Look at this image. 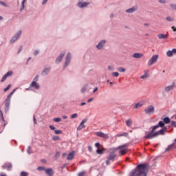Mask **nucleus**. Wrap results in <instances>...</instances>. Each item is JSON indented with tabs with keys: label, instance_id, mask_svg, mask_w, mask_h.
<instances>
[{
	"label": "nucleus",
	"instance_id": "obj_1",
	"mask_svg": "<svg viewBox=\"0 0 176 176\" xmlns=\"http://www.w3.org/2000/svg\"><path fill=\"white\" fill-rule=\"evenodd\" d=\"M148 174V165L140 164L138 165L135 169L132 170L130 176H146Z\"/></svg>",
	"mask_w": 176,
	"mask_h": 176
},
{
	"label": "nucleus",
	"instance_id": "obj_2",
	"mask_svg": "<svg viewBox=\"0 0 176 176\" xmlns=\"http://www.w3.org/2000/svg\"><path fill=\"white\" fill-rule=\"evenodd\" d=\"M127 147V144L121 145L118 147L116 148V149H120V151H119V153L120 155V156H123L124 155H126V153H127V152H129V148H126Z\"/></svg>",
	"mask_w": 176,
	"mask_h": 176
},
{
	"label": "nucleus",
	"instance_id": "obj_3",
	"mask_svg": "<svg viewBox=\"0 0 176 176\" xmlns=\"http://www.w3.org/2000/svg\"><path fill=\"white\" fill-rule=\"evenodd\" d=\"M156 129H157V126H152L151 127V131L150 133L147 134L145 136V138H155V137H157V133L155 131H156Z\"/></svg>",
	"mask_w": 176,
	"mask_h": 176
},
{
	"label": "nucleus",
	"instance_id": "obj_4",
	"mask_svg": "<svg viewBox=\"0 0 176 176\" xmlns=\"http://www.w3.org/2000/svg\"><path fill=\"white\" fill-rule=\"evenodd\" d=\"M146 115H153L155 113V107L153 105H149L144 109Z\"/></svg>",
	"mask_w": 176,
	"mask_h": 176
},
{
	"label": "nucleus",
	"instance_id": "obj_5",
	"mask_svg": "<svg viewBox=\"0 0 176 176\" xmlns=\"http://www.w3.org/2000/svg\"><path fill=\"white\" fill-rule=\"evenodd\" d=\"M159 58V55H153L151 58L148 62V66L151 67V65H153L155 63L157 62V60Z\"/></svg>",
	"mask_w": 176,
	"mask_h": 176
},
{
	"label": "nucleus",
	"instance_id": "obj_6",
	"mask_svg": "<svg viewBox=\"0 0 176 176\" xmlns=\"http://www.w3.org/2000/svg\"><path fill=\"white\" fill-rule=\"evenodd\" d=\"M38 78H39V76H36V77L34 78L32 82L30 84V87H34V89H36V90H38V89H39V85H38V83H36V82H38Z\"/></svg>",
	"mask_w": 176,
	"mask_h": 176
},
{
	"label": "nucleus",
	"instance_id": "obj_7",
	"mask_svg": "<svg viewBox=\"0 0 176 176\" xmlns=\"http://www.w3.org/2000/svg\"><path fill=\"white\" fill-rule=\"evenodd\" d=\"M21 35V30H19L15 35L14 36L12 37V38L10 41L11 43H14L19 38H20V36Z\"/></svg>",
	"mask_w": 176,
	"mask_h": 176
},
{
	"label": "nucleus",
	"instance_id": "obj_8",
	"mask_svg": "<svg viewBox=\"0 0 176 176\" xmlns=\"http://www.w3.org/2000/svg\"><path fill=\"white\" fill-rule=\"evenodd\" d=\"M176 148V139L175 140L174 143H173L172 144H170L167 148L166 149V151L167 152L170 151H173V149H175Z\"/></svg>",
	"mask_w": 176,
	"mask_h": 176
},
{
	"label": "nucleus",
	"instance_id": "obj_9",
	"mask_svg": "<svg viewBox=\"0 0 176 176\" xmlns=\"http://www.w3.org/2000/svg\"><path fill=\"white\" fill-rule=\"evenodd\" d=\"M87 122V120L85 119L83 120L80 124H79V126L77 127V130L79 131L80 130H82V129H85V123H86Z\"/></svg>",
	"mask_w": 176,
	"mask_h": 176
},
{
	"label": "nucleus",
	"instance_id": "obj_10",
	"mask_svg": "<svg viewBox=\"0 0 176 176\" xmlns=\"http://www.w3.org/2000/svg\"><path fill=\"white\" fill-rule=\"evenodd\" d=\"M12 75H13V72L12 71H9L1 79V82H5V80H6V78L9 77V76H12Z\"/></svg>",
	"mask_w": 176,
	"mask_h": 176
},
{
	"label": "nucleus",
	"instance_id": "obj_11",
	"mask_svg": "<svg viewBox=\"0 0 176 176\" xmlns=\"http://www.w3.org/2000/svg\"><path fill=\"white\" fill-rule=\"evenodd\" d=\"M174 54H176V49H173V50H168L166 52V56L168 57H173V56H174Z\"/></svg>",
	"mask_w": 176,
	"mask_h": 176
},
{
	"label": "nucleus",
	"instance_id": "obj_12",
	"mask_svg": "<svg viewBox=\"0 0 176 176\" xmlns=\"http://www.w3.org/2000/svg\"><path fill=\"white\" fill-rule=\"evenodd\" d=\"M167 131V127H164L162 129L157 131V135H164V133Z\"/></svg>",
	"mask_w": 176,
	"mask_h": 176
},
{
	"label": "nucleus",
	"instance_id": "obj_13",
	"mask_svg": "<svg viewBox=\"0 0 176 176\" xmlns=\"http://www.w3.org/2000/svg\"><path fill=\"white\" fill-rule=\"evenodd\" d=\"M97 137H100V138H108V134H105L102 132H96Z\"/></svg>",
	"mask_w": 176,
	"mask_h": 176
},
{
	"label": "nucleus",
	"instance_id": "obj_14",
	"mask_svg": "<svg viewBox=\"0 0 176 176\" xmlns=\"http://www.w3.org/2000/svg\"><path fill=\"white\" fill-rule=\"evenodd\" d=\"M71 61V53H69L66 56V61L65 63V67H67L68 65V63Z\"/></svg>",
	"mask_w": 176,
	"mask_h": 176
},
{
	"label": "nucleus",
	"instance_id": "obj_15",
	"mask_svg": "<svg viewBox=\"0 0 176 176\" xmlns=\"http://www.w3.org/2000/svg\"><path fill=\"white\" fill-rule=\"evenodd\" d=\"M107 159L111 162H113L115 159H116V154L115 153L110 154Z\"/></svg>",
	"mask_w": 176,
	"mask_h": 176
},
{
	"label": "nucleus",
	"instance_id": "obj_16",
	"mask_svg": "<svg viewBox=\"0 0 176 176\" xmlns=\"http://www.w3.org/2000/svg\"><path fill=\"white\" fill-rule=\"evenodd\" d=\"M105 44V40H102L101 41L98 45L96 46V47L99 50L102 49V47H104V45Z\"/></svg>",
	"mask_w": 176,
	"mask_h": 176
},
{
	"label": "nucleus",
	"instance_id": "obj_17",
	"mask_svg": "<svg viewBox=\"0 0 176 176\" xmlns=\"http://www.w3.org/2000/svg\"><path fill=\"white\" fill-rule=\"evenodd\" d=\"M45 173L47 175H49V176H53V175L54 174V173H53V169L52 168L45 169Z\"/></svg>",
	"mask_w": 176,
	"mask_h": 176
},
{
	"label": "nucleus",
	"instance_id": "obj_18",
	"mask_svg": "<svg viewBox=\"0 0 176 176\" xmlns=\"http://www.w3.org/2000/svg\"><path fill=\"white\" fill-rule=\"evenodd\" d=\"M107 151V149H105L104 148H98L96 150V153L98 155H104V152H105Z\"/></svg>",
	"mask_w": 176,
	"mask_h": 176
},
{
	"label": "nucleus",
	"instance_id": "obj_19",
	"mask_svg": "<svg viewBox=\"0 0 176 176\" xmlns=\"http://www.w3.org/2000/svg\"><path fill=\"white\" fill-rule=\"evenodd\" d=\"M159 39H167L168 38V34H160L157 35Z\"/></svg>",
	"mask_w": 176,
	"mask_h": 176
},
{
	"label": "nucleus",
	"instance_id": "obj_20",
	"mask_svg": "<svg viewBox=\"0 0 176 176\" xmlns=\"http://www.w3.org/2000/svg\"><path fill=\"white\" fill-rule=\"evenodd\" d=\"M64 56H65V53L60 54L59 57H58L57 59L56 60V63H61V61L63 60V57H64Z\"/></svg>",
	"mask_w": 176,
	"mask_h": 176
},
{
	"label": "nucleus",
	"instance_id": "obj_21",
	"mask_svg": "<svg viewBox=\"0 0 176 176\" xmlns=\"http://www.w3.org/2000/svg\"><path fill=\"white\" fill-rule=\"evenodd\" d=\"M75 156V151H72L67 156V160H72Z\"/></svg>",
	"mask_w": 176,
	"mask_h": 176
},
{
	"label": "nucleus",
	"instance_id": "obj_22",
	"mask_svg": "<svg viewBox=\"0 0 176 176\" xmlns=\"http://www.w3.org/2000/svg\"><path fill=\"white\" fill-rule=\"evenodd\" d=\"M133 57H134V58H141L142 57H144V54L141 53H135L133 54Z\"/></svg>",
	"mask_w": 176,
	"mask_h": 176
},
{
	"label": "nucleus",
	"instance_id": "obj_23",
	"mask_svg": "<svg viewBox=\"0 0 176 176\" xmlns=\"http://www.w3.org/2000/svg\"><path fill=\"white\" fill-rule=\"evenodd\" d=\"M87 5H89V3L87 2H79L78 4V8H86V6H87Z\"/></svg>",
	"mask_w": 176,
	"mask_h": 176
},
{
	"label": "nucleus",
	"instance_id": "obj_24",
	"mask_svg": "<svg viewBox=\"0 0 176 176\" xmlns=\"http://www.w3.org/2000/svg\"><path fill=\"white\" fill-rule=\"evenodd\" d=\"M3 168H6L7 170H10V168H12V164L10 163H7V164H5L3 166H2Z\"/></svg>",
	"mask_w": 176,
	"mask_h": 176
},
{
	"label": "nucleus",
	"instance_id": "obj_25",
	"mask_svg": "<svg viewBox=\"0 0 176 176\" xmlns=\"http://www.w3.org/2000/svg\"><path fill=\"white\" fill-rule=\"evenodd\" d=\"M148 76H149V71L145 70L144 74L143 76H142L140 78H141V79H146V78H148Z\"/></svg>",
	"mask_w": 176,
	"mask_h": 176
},
{
	"label": "nucleus",
	"instance_id": "obj_26",
	"mask_svg": "<svg viewBox=\"0 0 176 176\" xmlns=\"http://www.w3.org/2000/svg\"><path fill=\"white\" fill-rule=\"evenodd\" d=\"M175 87V84L173 83L172 85L165 87V91H170V90H173V89H174Z\"/></svg>",
	"mask_w": 176,
	"mask_h": 176
},
{
	"label": "nucleus",
	"instance_id": "obj_27",
	"mask_svg": "<svg viewBox=\"0 0 176 176\" xmlns=\"http://www.w3.org/2000/svg\"><path fill=\"white\" fill-rule=\"evenodd\" d=\"M135 10H137V6H134L131 8L126 10V13H133V12H135Z\"/></svg>",
	"mask_w": 176,
	"mask_h": 176
},
{
	"label": "nucleus",
	"instance_id": "obj_28",
	"mask_svg": "<svg viewBox=\"0 0 176 176\" xmlns=\"http://www.w3.org/2000/svg\"><path fill=\"white\" fill-rule=\"evenodd\" d=\"M10 105V100L8 99H6V104H5L6 111H8V109H9Z\"/></svg>",
	"mask_w": 176,
	"mask_h": 176
},
{
	"label": "nucleus",
	"instance_id": "obj_29",
	"mask_svg": "<svg viewBox=\"0 0 176 176\" xmlns=\"http://www.w3.org/2000/svg\"><path fill=\"white\" fill-rule=\"evenodd\" d=\"M153 127H157V129H159L160 127H164V122H163V121H160L157 125L153 126Z\"/></svg>",
	"mask_w": 176,
	"mask_h": 176
},
{
	"label": "nucleus",
	"instance_id": "obj_30",
	"mask_svg": "<svg viewBox=\"0 0 176 176\" xmlns=\"http://www.w3.org/2000/svg\"><path fill=\"white\" fill-rule=\"evenodd\" d=\"M49 72H50V68L45 69L42 72V75L45 76V75H47Z\"/></svg>",
	"mask_w": 176,
	"mask_h": 176
},
{
	"label": "nucleus",
	"instance_id": "obj_31",
	"mask_svg": "<svg viewBox=\"0 0 176 176\" xmlns=\"http://www.w3.org/2000/svg\"><path fill=\"white\" fill-rule=\"evenodd\" d=\"M126 124L128 127H130V126L133 124V120H131V119H129L126 121Z\"/></svg>",
	"mask_w": 176,
	"mask_h": 176
},
{
	"label": "nucleus",
	"instance_id": "obj_32",
	"mask_svg": "<svg viewBox=\"0 0 176 176\" xmlns=\"http://www.w3.org/2000/svg\"><path fill=\"white\" fill-rule=\"evenodd\" d=\"M164 122H165L166 124H168V123H170V120L168 117H166L164 118Z\"/></svg>",
	"mask_w": 176,
	"mask_h": 176
},
{
	"label": "nucleus",
	"instance_id": "obj_33",
	"mask_svg": "<svg viewBox=\"0 0 176 176\" xmlns=\"http://www.w3.org/2000/svg\"><path fill=\"white\" fill-rule=\"evenodd\" d=\"M0 120H2L3 122H5V118H3V113L2 112V110L0 109Z\"/></svg>",
	"mask_w": 176,
	"mask_h": 176
},
{
	"label": "nucleus",
	"instance_id": "obj_34",
	"mask_svg": "<svg viewBox=\"0 0 176 176\" xmlns=\"http://www.w3.org/2000/svg\"><path fill=\"white\" fill-rule=\"evenodd\" d=\"M142 107V104L141 103H136L133 107L135 109H138V108H141Z\"/></svg>",
	"mask_w": 176,
	"mask_h": 176
},
{
	"label": "nucleus",
	"instance_id": "obj_35",
	"mask_svg": "<svg viewBox=\"0 0 176 176\" xmlns=\"http://www.w3.org/2000/svg\"><path fill=\"white\" fill-rule=\"evenodd\" d=\"M129 133H123L122 134L118 135L117 137H128Z\"/></svg>",
	"mask_w": 176,
	"mask_h": 176
},
{
	"label": "nucleus",
	"instance_id": "obj_36",
	"mask_svg": "<svg viewBox=\"0 0 176 176\" xmlns=\"http://www.w3.org/2000/svg\"><path fill=\"white\" fill-rule=\"evenodd\" d=\"M20 175H21V176H28L29 174H28V173H27V172L22 171V172L21 173Z\"/></svg>",
	"mask_w": 176,
	"mask_h": 176
},
{
	"label": "nucleus",
	"instance_id": "obj_37",
	"mask_svg": "<svg viewBox=\"0 0 176 176\" xmlns=\"http://www.w3.org/2000/svg\"><path fill=\"white\" fill-rule=\"evenodd\" d=\"M25 2H27V0H23L22 3H21V10H23V9H24V3H25Z\"/></svg>",
	"mask_w": 176,
	"mask_h": 176
},
{
	"label": "nucleus",
	"instance_id": "obj_38",
	"mask_svg": "<svg viewBox=\"0 0 176 176\" xmlns=\"http://www.w3.org/2000/svg\"><path fill=\"white\" fill-rule=\"evenodd\" d=\"M86 90H87V85H85L84 87H82L81 89V92L85 93V91H86Z\"/></svg>",
	"mask_w": 176,
	"mask_h": 176
},
{
	"label": "nucleus",
	"instance_id": "obj_39",
	"mask_svg": "<svg viewBox=\"0 0 176 176\" xmlns=\"http://www.w3.org/2000/svg\"><path fill=\"white\" fill-rule=\"evenodd\" d=\"M118 71H119V72H126V69H124L123 67H120V68H118Z\"/></svg>",
	"mask_w": 176,
	"mask_h": 176
},
{
	"label": "nucleus",
	"instance_id": "obj_40",
	"mask_svg": "<svg viewBox=\"0 0 176 176\" xmlns=\"http://www.w3.org/2000/svg\"><path fill=\"white\" fill-rule=\"evenodd\" d=\"M55 134H63V131L61 130H55Z\"/></svg>",
	"mask_w": 176,
	"mask_h": 176
},
{
	"label": "nucleus",
	"instance_id": "obj_41",
	"mask_svg": "<svg viewBox=\"0 0 176 176\" xmlns=\"http://www.w3.org/2000/svg\"><path fill=\"white\" fill-rule=\"evenodd\" d=\"M72 119H76L78 118V114L74 113L71 116Z\"/></svg>",
	"mask_w": 176,
	"mask_h": 176
},
{
	"label": "nucleus",
	"instance_id": "obj_42",
	"mask_svg": "<svg viewBox=\"0 0 176 176\" xmlns=\"http://www.w3.org/2000/svg\"><path fill=\"white\" fill-rule=\"evenodd\" d=\"M170 6L173 10H176V4H170Z\"/></svg>",
	"mask_w": 176,
	"mask_h": 176
},
{
	"label": "nucleus",
	"instance_id": "obj_43",
	"mask_svg": "<svg viewBox=\"0 0 176 176\" xmlns=\"http://www.w3.org/2000/svg\"><path fill=\"white\" fill-rule=\"evenodd\" d=\"M54 122H61V118H54Z\"/></svg>",
	"mask_w": 176,
	"mask_h": 176
},
{
	"label": "nucleus",
	"instance_id": "obj_44",
	"mask_svg": "<svg viewBox=\"0 0 176 176\" xmlns=\"http://www.w3.org/2000/svg\"><path fill=\"white\" fill-rule=\"evenodd\" d=\"M10 87H12V85H8V87L4 89V91H8V90H9V89H10Z\"/></svg>",
	"mask_w": 176,
	"mask_h": 176
},
{
	"label": "nucleus",
	"instance_id": "obj_45",
	"mask_svg": "<svg viewBox=\"0 0 176 176\" xmlns=\"http://www.w3.org/2000/svg\"><path fill=\"white\" fill-rule=\"evenodd\" d=\"M52 140L54 141H58V140H60V138L58 136H54Z\"/></svg>",
	"mask_w": 176,
	"mask_h": 176
},
{
	"label": "nucleus",
	"instance_id": "obj_46",
	"mask_svg": "<svg viewBox=\"0 0 176 176\" xmlns=\"http://www.w3.org/2000/svg\"><path fill=\"white\" fill-rule=\"evenodd\" d=\"M111 75L115 77L119 76V74L118 72H113Z\"/></svg>",
	"mask_w": 176,
	"mask_h": 176
},
{
	"label": "nucleus",
	"instance_id": "obj_47",
	"mask_svg": "<svg viewBox=\"0 0 176 176\" xmlns=\"http://www.w3.org/2000/svg\"><path fill=\"white\" fill-rule=\"evenodd\" d=\"M85 173H86L85 171L80 172L78 173V176H83L85 175Z\"/></svg>",
	"mask_w": 176,
	"mask_h": 176
},
{
	"label": "nucleus",
	"instance_id": "obj_48",
	"mask_svg": "<svg viewBox=\"0 0 176 176\" xmlns=\"http://www.w3.org/2000/svg\"><path fill=\"white\" fill-rule=\"evenodd\" d=\"M166 20H167L168 21H173L174 20V19H173V18H171V17H170V16H168V17H166Z\"/></svg>",
	"mask_w": 176,
	"mask_h": 176
},
{
	"label": "nucleus",
	"instance_id": "obj_49",
	"mask_svg": "<svg viewBox=\"0 0 176 176\" xmlns=\"http://www.w3.org/2000/svg\"><path fill=\"white\" fill-rule=\"evenodd\" d=\"M12 94H9L8 96H7V98H6V100H10V99L12 98Z\"/></svg>",
	"mask_w": 176,
	"mask_h": 176
},
{
	"label": "nucleus",
	"instance_id": "obj_50",
	"mask_svg": "<svg viewBox=\"0 0 176 176\" xmlns=\"http://www.w3.org/2000/svg\"><path fill=\"white\" fill-rule=\"evenodd\" d=\"M37 170H38V171H42V170H45V168H43L42 166H39V167H38Z\"/></svg>",
	"mask_w": 176,
	"mask_h": 176
},
{
	"label": "nucleus",
	"instance_id": "obj_51",
	"mask_svg": "<svg viewBox=\"0 0 176 176\" xmlns=\"http://www.w3.org/2000/svg\"><path fill=\"white\" fill-rule=\"evenodd\" d=\"M110 161H111V160L107 158V160L106 161V164H107V166H109V164H111V162H110Z\"/></svg>",
	"mask_w": 176,
	"mask_h": 176
},
{
	"label": "nucleus",
	"instance_id": "obj_52",
	"mask_svg": "<svg viewBox=\"0 0 176 176\" xmlns=\"http://www.w3.org/2000/svg\"><path fill=\"white\" fill-rule=\"evenodd\" d=\"M0 4L3 5V6H7L6 3H5L4 1H0Z\"/></svg>",
	"mask_w": 176,
	"mask_h": 176
},
{
	"label": "nucleus",
	"instance_id": "obj_53",
	"mask_svg": "<svg viewBox=\"0 0 176 176\" xmlns=\"http://www.w3.org/2000/svg\"><path fill=\"white\" fill-rule=\"evenodd\" d=\"M88 151H89V152H93V148H91V146H88Z\"/></svg>",
	"mask_w": 176,
	"mask_h": 176
},
{
	"label": "nucleus",
	"instance_id": "obj_54",
	"mask_svg": "<svg viewBox=\"0 0 176 176\" xmlns=\"http://www.w3.org/2000/svg\"><path fill=\"white\" fill-rule=\"evenodd\" d=\"M171 124H172V126H174V127H176V122L175 121H172Z\"/></svg>",
	"mask_w": 176,
	"mask_h": 176
},
{
	"label": "nucleus",
	"instance_id": "obj_55",
	"mask_svg": "<svg viewBox=\"0 0 176 176\" xmlns=\"http://www.w3.org/2000/svg\"><path fill=\"white\" fill-rule=\"evenodd\" d=\"M95 146H96V148H98V149H99L98 148H100V143H96L95 144Z\"/></svg>",
	"mask_w": 176,
	"mask_h": 176
},
{
	"label": "nucleus",
	"instance_id": "obj_56",
	"mask_svg": "<svg viewBox=\"0 0 176 176\" xmlns=\"http://www.w3.org/2000/svg\"><path fill=\"white\" fill-rule=\"evenodd\" d=\"M160 3H166V0H159Z\"/></svg>",
	"mask_w": 176,
	"mask_h": 176
},
{
	"label": "nucleus",
	"instance_id": "obj_57",
	"mask_svg": "<svg viewBox=\"0 0 176 176\" xmlns=\"http://www.w3.org/2000/svg\"><path fill=\"white\" fill-rule=\"evenodd\" d=\"M50 128L51 129V130H55L56 127H54V126L50 125Z\"/></svg>",
	"mask_w": 176,
	"mask_h": 176
},
{
	"label": "nucleus",
	"instance_id": "obj_58",
	"mask_svg": "<svg viewBox=\"0 0 176 176\" xmlns=\"http://www.w3.org/2000/svg\"><path fill=\"white\" fill-rule=\"evenodd\" d=\"M38 53H39L38 50H36L34 53V56H36V54H38Z\"/></svg>",
	"mask_w": 176,
	"mask_h": 176
},
{
	"label": "nucleus",
	"instance_id": "obj_59",
	"mask_svg": "<svg viewBox=\"0 0 176 176\" xmlns=\"http://www.w3.org/2000/svg\"><path fill=\"white\" fill-rule=\"evenodd\" d=\"M33 119L34 124H36V118H35V116H34Z\"/></svg>",
	"mask_w": 176,
	"mask_h": 176
},
{
	"label": "nucleus",
	"instance_id": "obj_60",
	"mask_svg": "<svg viewBox=\"0 0 176 176\" xmlns=\"http://www.w3.org/2000/svg\"><path fill=\"white\" fill-rule=\"evenodd\" d=\"M21 50H23V47H19L18 54L20 53V52H21Z\"/></svg>",
	"mask_w": 176,
	"mask_h": 176
},
{
	"label": "nucleus",
	"instance_id": "obj_61",
	"mask_svg": "<svg viewBox=\"0 0 176 176\" xmlns=\"http://www.w3.org/2000/svg\"><path fill=\"white\" fill-rule=\"evenodd\" d=\"M47 2V0H43V5L46 4Z\"/></svg>",
	"mask_w": 176,
	"mask_h": 176
},
{
	"label": "nucleus",
	"instance_id": "obj_62",
	"mask_svg": "<svg viewBox=\"0 0 176 176\" xmlns=\"http://www.w3.org/2000/svg\"><path fill=\"white\" fill-rule=\"evenodd\" d=\"M93 101V98H91L88 100V102H91Z\"/></svg>",
	"mask_w": 176,
	"mask_h": 176
},
{
	"label": "nucleus",
	"instance_id": "obj_63",
	"mask_svg": "<svg viewBox=\"0 0 176 176\" xmlns=\"http://www.w3.org/2000/svg\"><path fill=\"white\" fill-rule=\"evenodd\" d=\"M172 30H173V31L175 32V31H176V28H175V26H173V27H172Z\"/></svg>",
	"mask_w": 176,
	"mask_h": 176
},
{
	"label": "nucleus",
	"instance_id": "obj_64",
	"mask_svg": "<svg viewBox=\"0 0 176 176\" xmlns=\"http://www.w3.org/2000/svg\"><path fill=\"white\" fill-rule=\"evenodd\" d=\"M0 176H6V174H4V173H0Z\"/></svg>",
	"mask_w": 176,
	"mask_h": 176
}]
</instances>
